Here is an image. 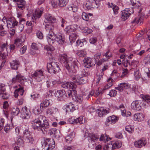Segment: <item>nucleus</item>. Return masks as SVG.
Wrapping results in <instances>:
<instances>
[{"mask_svg": "<svg viewBox=\"0 0 150 150\" xmlns=\"http://www.w3.org/2000/svg\"><path fill=\"white\" fill-rule=\"evenodd\" d=\"M59 131L57 130L55 128H53L49 130L48 134L52 138H54L59 137Z\"/></svg>", "mask_w": 150, "mask_h": 150, "instance_id": "17", "label": "nucleus"}, {"mask_svg": "<svg viewBox=\"0 0 150 150\" xmlns=\"http://www.w3.org/2000/svg\"><path fill=\"white\" fill-rule=\"evenodd\" d=\"M58 112V109L56 108L52 107L48 108L46 111V113L47 114L52 115L53 114H55Z\"/></svg>", "mask_w": 150, "mask_h": 150, "instance_id": "29", "label": "nucleus"}, {"mask_svg": "<svg viewBox=\"0 0 150 150\" xmlns=\"http://www.w3.org/2000/svg\"><path fill=\"white\" fill-rule=\"evenodd\" d=\"M17 73L16 77L13 78L10 81L11 84L16 82H18L21 83V85H19V88L15 90L14 92V96L15 98L17 97L19 95L21 96L23 95L24 92L23 86L24 85V82H27V79L25 77L22 76L17 71Z\"/></svg>", "mask_w": 150, "mask_h": 150, "instance_id": "4", "label": "nucleus"}, {"mask_svg": "<svg viewBox=\"0 0 150 150\" xmlns=\"http://www.w3.org/2000/svg\"><path fill=\"white\" fill-rule=\"evenodd\" d=\"M68 9L69 11L75 12L77 11L78 8L76 5L72 4L69 6Z\"/></svg>", "mask_w": 150, "mask_h": 150, "instance_id": "41", "label": "nucleus"}, {"mask_svg": "<svg viewBox=\"0 0 150 150\" xmlns=\"http://www.w3.org/2000/svg\"><path fill=\"white\" fill-rule=\"evenodd\" d=\"M129 86L128 83H120L118 87H115V89L117 90L120 92L123 91L124 89L129 88Z\"/></svg>", "mask_w": 150, "mask_h": 150, "instance_id": "21", "label": "nucleus"}, {"mask_svg": "<svg viewBox=\"0 0 150 150\" xmlns=\"http://www.w3.org/2000/svg\"><path fill=\"white\" fill-rule=\"evenodd\" d=\"M20 110L18 107L14 108L12 109L11 114V120L15 116H17L20 113Z\"/></svg>", "mask_w": 150, "mask_h": 150, "instance_id": "27", "label": "nucleus"}, {"mask_svg": "<svg viewBox=\"0 0 150 150\" xmlns=\"http://www.w3.org/2000/svg\"><path fill=\"white\" fill-rule=\"evenodd\" d=\"M7 23V26L8 28H11L12 27L13 20L11 18H9L8 20H6Z\"/></svg>", "mask_w": 150, "mask_h": 150, "instance_id": "51", "label": "nucleus"}, {"mask_svg": "<svg viewBox=\"0 0 150 150\" xmlns=\"http://www.w3.org/2000/svg\"><path fill=\"white\" fill-rule=\"evenodd\" d=\"M108 4L109 7L112 9L114 14L115 15L117 14L118 13V11H119V8L118 6L112 3H108Z\"/></svg>", "mask_w": 150, "mask_h": 150, "instance_id": "33", "label": "nucleus"}, {"mask_svg": "<svg viewBox=\"0 0 150 150\" xmlns=\"http://www.w3.org/2000/svg\"><path fill=\"white\" fill-rule=\"evenodd\" d=\"M76 54L78 56L81 57H84L86 54V52L83 50H80L78 51Z\"/></svg>", "mask_w": 150, "mask_h": 150, "instance_id": "53", "label": "nucleus"}, {"mask_svg": "<svg viewBox=\"0 0 150 150\" xmlns=\"http://www.w3.org/2000/svg\"><path fill=\"white\" fill-rule=\"evenodd\" d=\"M27 50V46L24 45L22 47L20 50V52L21 54H24Z\"/></svg>", "mask_w": 150, "mask_h": 150, "instance_id": "63", "label": "nucleus"}, {"mask_svg": "<svg viewBox=\"0 0 150 150\" xmlns=\"http://www.w3.org/2000/svg\"><path fill=\"white\" fill-rule=\"evenodd\" d=\"M60 59L61 61L64 62V67L70 74L76 73L80 65V63L77 60L72 61L73 58L68 57L66 54L61 55Z\"/></svg>", "mask_w": 150, "mask_h": 150, "instance_id": "1", "label": "nucleus"}, {"mask_svg": "<svg viewBox=\"0 0 150 150\" xmlns=\"http://www.w3.org/2000/svg\"><path fill=\"white\" fill-rule=\"evenodd\" d=\"M117 94V91L115 90H111L109 92L108 94L111 97H114L116 96Z\"/></svg>", "mask_w": 150, "mask_h": 150, "instance_id": "59", "label": "nucleus"}, {"mask_svg": "<svg viewBox=\"0 0 150 150\" xmlns=\"http://www.w3.org/2000/svg\"><path fill=\"white\" fill-rule=\"evenodd\" d=\"M109 139L110 138H108V136L107 134H102L99 138V140L100 141H103L104 142H106L109 140Z\"/></svg>", "mask_w": 150, "mask_h": 150, "instance_id": "42", "label": "nucleus"}, {"mask_svg": "<svg viewBox=\"0 0 150 150\" xmlns=\"http://www.w3.org/2000/svg\"><path fill=\"white\" fill-rule=\"evenodd\" d=\"M144 116L142 113H137L134 114V119L135 120L141 121L143 120Z\"/></svg>", "mask_w": 150, "mask_h": 150, "instance_id": "32", "label": "nucleus"}, {"mask_svg": "<svg viewBox=\"0 0 150 150\" xmlns=\"http://www.w3.org/2000/svg\"><path fill=\"white\" fill-rule=\"evenodd\" d=\"M5 120L2 118H0V131L2 130L4 125Z\"/></svg>", "mask_w": 150, "mask_h": 150, "instance_id": "61", "label": "nucleus"}, {"mask_svg": "<svg viewBox=\"0 0 150 150\" xmlns=\"http://www.w3.org/2000/svg\"><path fill=\"white\" fill-rule=\"evenodd\" d=\"M84 122L82 117L80 116L76 119H74L72 121L71 123L74 124L81 125Z\"/></svg>", "mask_w": 150, "mask_h": 150, "instance_id": "28", "label": "nucleus"}, {"mask_svg": "<svg viewBox=\"0 0 150 150\" xmlns=\"http://www.w3.org/2000/svg\"><path fill=\"white\" fill-rule=\"evenodd\" d=\"M134 76L136 80L139 79L140 78V75L138 69H136L134 72Z\"/></svg>", "mask_w": 150, "mask_h": 150, "instance_id": "52", "label": "nucleus"}, {"mask_svg": "<svg viewBox=\"0 0 150 150\" xmlns=\"http://www.w3.org/2000/svg\"><path fill=\"white\" fill-rule=\"evenodd\" d=\"M111 144L112 145V147L113 149L119 148L122 146V143L121 142L118 141L113 142Z\"/></svg>", "mask_w": 150, "mask_h": 150, "instance_id": "40", "label": "nucleus"}, {"mask_svg": "<svg viewBox=\"0 0 150 150\" xmlns=\"http://www.w3.org/2000/svg\"><path fill=\"white\" fill-rule=\"evenodd\" d=\"M47 39L49 44L52 45L56 41V35L54 33L53 31L49 32L47 36Z\"/></svg>", "mask_w": 150, "mask_h": 150, "instance_id": "11", "label": "nucleus"}, {"mask_svg": "<svg viewBox=\"0 0 150 150\" xmlns=\"http://www.w3.org/2000/svg\"><path fill=\"white\" fill-rule=\"evenodd\" d=\"M36 35L38 38L39 39H42L43 38V34L40 31H38L37 32Z\"/></svg>", "mask_w": 150, "mask_h": 150, "instance_id": "64", "label": "nucleus"}, {"mask_svg": "<svg viewBox=\"0 0 150 150\" xmlns=\"http://www.w3.org/2000/svg\"><path fill=\"white\" fill-rule=\"evenodd\" d=\"M24 41V40H23L22 39L17 38L15 40L14 43L17 47H19L21 46Z\"/></svg>", "mask_w": 150, "mask_h": 150, "instance_id": "36", "label": "nucleus"}, {"mask_svg": "<svg viewBox=\"0 0 150 150\" xmlns=\"http://www.w3.org/2000/svg\"><path fill=\"white\" fill-rule=\"evenodd\" d=\"M98 115L100 117H102L109 112L108 108L106 109H105L104 108H101L98 109Z\"/></svg>", "mask_w": 150, "mask_h": 150, "instance_id": "23", "label": "nucleus"}, {"mask_svg": "<svg viewBox=\"0 0 150 150\" xmlns=\"http://www.w3.org/2000/svg\"><path fill=\"white\" fill-rule=\"evenodd\" d=\"M99 6L98 2L97 0L87 1L85 5L86 10H92L94 8H98Z\"/></svg>", "mask_w": 150, "mask_h": 150, "instance_id": "7", "label": "nucleus"}, {"mask_svg": "<svg viewBox=\"0 0 150 150\" xmlns=\"http://www.w3.org/2000/svg\"><path fill=\"white\" fill-rule=\"evenodd\" d=\"M143 17H139L137 18H135L132 22V23H136L140 25L143 23Z\"/></svg>", "mask_w": 150, "mask_h": 150, "instance_id": "43", "label": "nucleus"}, {"mask_svg": "<svg viewBox=\"0 0 150 150\" xmlns=\"http://www.w3.org/2000/svg\"><path fill=\"white\" fill-rule=\"evenodd\" d=\"M25 0H21L19 2H18L17 3V6L19 8L23 10L25 8Z\"/></svg>", "mask_w": 150, "mask_h": 150, "instance_id": "38", "label": "nucleus"}, {"mask_svg": "<svg viewBox=\"0 0 150 150\" xmlns=\"http://www.w3.org/2000/svg\"><path fill=\"white\" fill-rule=\"evenodd\" d=\"M65 40V37L63 34L59 33L56 35V40L59 44H63Z\"/></svg>", "mask_w": 150, "mask_h": 150, "instance_id": "19", "label": "nucleus"}, {"mask_svg": "<svg viewBox=\"0 0 150 150\" xmlns=\"http://www.w3.org/2000/svg\"><path fill=\"white\" fill-rule=\"evenodd\" d=\"M118 119L115 115L110 116L107 118L106 119L105 124L110 122V124H114L118 120Z\"/></svg>", "mask_w": 150, "mask_h": 150, "instance_id": "25", "label": "nucleus"}, {"mask_svg": "<svg viewBox=\"0 0 150 150\" xmlns=\"http://www.w3.org/2000/svg\"><path fill=\"white\" fill-rule=\"evenodd\" d=\"M21 117L23 119H29L31 115L30 111L27 108H22L21 112Z\"/></svg>", "mask_w": 150, "mask_h": 150, "instance_id": "12", "label": "nucleus"}, {"mask_svg": "<svg viewBox=\"0 0 150 150\" xmlns=\"http://www.w3.org/2000/svg\"><path fill=\"white\" fill-rule=\"evenodd\" d=\"M24 139L27 142L31 144H33L34 141L33 138L31 134L24 138Z\"/></svg>", "mask_w": 150, "mask_h": 150, "instance_id": "46", "label": "nucleus"}, {"mask_svg": "<svg viewBox=\"0 0 150 150\" xmlns=\"http://www.w3.org/2000/svg\"><path fill=\"white\" fill-rule=\"evenodd\" d=\"M42 143V146L44 150H52L55 146V142L53 139H46Z\"/></svg>", "mask_w": 150, "mask_h": 150, "instance_id": "5", "label": "nucleus"}, {"mask_svg": "<svg viewBox=\"0 0 150 150\" xmlns=\"http://www.w3.org/2000/svg\"><path fill=\"white\" fill-rule=\"evenodd\" d=\"M20 63L18 60L15 59L13 60L10 63V65L11 68L13 69L17 70L20 65Z\"/></svg>", "mask_w": 150, "mask_h": 150, "instance_id": "24", "label": "nucleus"}, {"mask_svg": "<svg viewBox=\"0 0 150 150\" xmlns=\"http://www.w3.org/2000/svg\"><path fill=\"white\" fill-rule=\"evenodd\" d=\"M104 75V73H102L101 74L99 75H97V77H98L97 78V81L96 83V85L98 84L100 80L103 79V76Z\"/></svg>", "mask_w": 150, "mask_h": 150, "instance_id": "62", "label": "nucleus"}, {"mask_svg": "<svg viewBox=\"0 0 150 150\" xmlns=\"http://www.w3.org/2000/svg\"><path fill=\"white\" fill-rule=\"evenodd\" d=\"M71 79L73 82H66L62 83L61 86L64 88H76V84L82 85L88 81V77L84 74L80 75L78 74L72 76Z\"/></svg>", "mask_w": 150, "mask_h": 150, "instance_id": "3", "label": "nucleus"}, {"mask_svg": "<svg viewBox=\"0 0 150 150\" xmlns=\"http://www.w3.org/2000/svg\"><path fill=\"white\" fill-rule=\"evenodd\" d=\"M83 99V97L81 95H77L76 93L75 97L73 98V100L76 101L78 102L79 103H81Z\"/></svg>", "mask_w": 150, "mask_h": 150, "instance_id": "37", "label": "nucleus"}, {"mask_svg": "<svg viewBox=\"0 0 150 150\" xmlns=\"http://www.w3.org/2000/svg\"><path fill=\"white\" fill-rule=\"evenodd\" d=\"M45 18L49 23H53L56 21V18L49 14H46L45 15Z\"/></svg>", "mask_w": 150, "mask_h": 150, "instance_id": "31", "label": "nucleus"}, {"mask_svg": "<svg viewBox=\"0 0 150 150\" xmlns=\"http://www.w3.org/2000/svg\"><path fill=\"white\" fill-rule=\"evenodd\" d=\"M133 128L130 126H127L125 127V130L130 133H132L134 131Z\"/></svg>", "mask_w": 150, "mask_h": 150, "instance_id": "58", "label": "nucleus"}, {"mask_svg": "<svg viewBox=\"0 0 150 150\" xmlns=\"http://www.w3.org/2000/svg\"><path fill=\"white\" fill-rule=\"evenodd\" d=\"M31 76L38 82L41 81L44 78L43 72L41 70H36Z\"/></svg>", "mask_w": 150, "mask_h": 150, "instance_id": "8", "label": "nucleus"}, {"mask_svg": "<svg viewBox=\"0 0 150 150\" xmlns=\"http://www.w3.org/2000/svg\"><path fill=\"white\" fill-rule=\"evenodd\" d=\"M66 112H73L76 109V105L71 103H70L66 105Z\"/></svg>", "mask_w": 150, "mask_h": 150, "instance_id": "15", "label": "nucleus"}, {"mask_svg": "<svg viewBox=\"0 0 150 150\" xmlns=\"http://www.w3.org/2000/svg\"><path fill=\"white\" fill-rule=\"evenodd\" d=\"M76 29L74 28L72 26H68L65 29L64 31L66 34L69 35L72 33H75Z\"/></svg>", "mask_w": 150, "mask_h": 150, "instance_id": "30", "label": "nucleus"}, {"mask_svg": "<svg viewBox=\"0 0 150 150\" xmlns=\"http://www.w3.org/2000/svg\"><path fill=\"white\" fill-rule=\"evenodd\" d=\"M133 62H132L130 64L129 62V60H127V59H124L122 61V64H123V65L125 67H127L128 65L132 66L133 65Z\"/></svg>", "mask_w": 150, "mask_h": 150, "instance_id": "47", "label": "nucleus"}, {"mask_svg": "<svg viewBox=\"0 0 150 150\" xmlns=\"http://www.w3.org/2000/svg\"><path fill=\"white\" fill-rule=\"evenodd\" d=\"M5 91L6 88L5 85L3 84H0V94H2Z\"/></svg>", "mask_w": 150, "mask_h": 150, "instance_id": "57", "label": "nucleus"}, {"mask_svg": "<svg viewBox=\"0 0 150 150\" xmlns=\"http://www.w3.org/2000/svg\"><path fill=\"white\" fill-rule=\"evenodd\" d=\"M58 5L60 7L65 6L68 2V0H58Z\"/></svg>", "mask_w": 150, "mask_h": 150, "instance_id": "44", "label": "nucleus"}, {"mask_svg": "<svg viewBox=\"0 0 150 150\" xmlns=\"http://www.w3.org/2000/svg\"><path fill=\"white\" fill-rule=\"evenodd\" d=\"M144 61L145 64H150V55L148 54L144 59Z\"/></svg>", "mask_w": 150, "mask_h": 150, "instance_id": "56", "label": "nucleus"}, {"mask_svg": "<svg viewBox=\"0 0 150 150\" xmlns=\"http://www.w3.org/2000/svg\"><path fill=\"white\" fill-rule=\"evenodd\" d=\"M8 43L7 42L6 43H4L2 42L1 43V50L3 51L4 49L6 48V50L7 51V46L8 45Z\"/></svg>", "mask_w": 150, "mask_h": 150, "instance_id": "54", "label": "nucleus"}, {"mask_svg": "<svg viewBox=\"0 0 150 150\" xmlns=\"http://www.w3.org/2000/svg\"><path fill=\"white\" fill-rule=\"evenodd\" d=\"M78 37L77 34L75 33H72L69 35V39L71 43H72L76 41Z\"/></svg>", "mask_w": 150, "mask_h": 150, "instance_id": "35", "label": "nucleus"}, {"mask_svg": "<svg viewBox=\"0 0 150 150\" xmlns=\"http://www.w3.org/2000/svg\"><path fill=\"white\" fill-rule=\"evenodd\" d=\"M75 137V133L74 132H71L69 134L66 136L65 138L66 141L68 143L71 142Z\"/></svg>", "mask_w": 150, "mask_h": 150, "instance_id": "26", "label": "nucleus"}, {"mask_svg": "<svg viewBox=\"0 0 150 150\" xmlns=\"http://www.w3.org/2000/svg\"><path fill=\"white\" fill-rule=\"evenodd\" d=\"M83 61L85 64V66L88 68H89L93 66H95L96 64L95 59L88 57L85 58L83 60Z\"/></svg>", "mask_w": 150, "mask_h": 150, "instance_id": "9", "label": "nucleus"}, {"mask_svg": "<svg viewBox=\"0 0 150 150\" xmlns=\"http://www.w3.org/2000/svg\"><path fill=\"white\" fill-rule=\"evenodd\" d=\"M131 5L133 6L132 8L135 9L139 8L140 7V4L139 2L134 3L132 1H130Z\"/></svg>", "mask_w": 150, "mask_h": 150, "instance_id": "49", "label": "nucleus"}, {"mask_svg": "<svg viewBox=\"0 0 150 150\" xmlns=\"http://www.w3.org/2000/svg\"><path fill=\"white\" fill-rule=\"evenodd\" d=\"M129 12L131 11L129 9H125L122 11L121 18L122 20L125 21L129 17L131 14Z\"/></svg>", "mask_w": 150, "mask_h": 150, "instance_id": "20", "label": "nucleus"}, {"mask_svg": "<svg viewBox=\"0 0 150 150\" xmlns=\"http://www.w3.org/2000/svg\"><path fill=\"white\" fill-rule=\"evenodd\" d=\"M49 92L52 95V93H54L55 97L58 98L62 97L65 94V91L62 90H54L53 91L50 90Z\"/></svg>", "mask_w": 150, "mask_h": 150, "instance_id": "13", "label": "nucleus"}, {"mask_svg": "<svg viewBox=\"0 0 150 150\" xmlns=\"http://www.w3.org/2000/svg\"><path fill=\"white\" fill-rule=\"evenodd\" d=\"M76 88H69V90L65 92L66 96L67 98H71L73 99V98L75 97L76 93L75 90Z\"/></svg>", "mask_w": 150, "mask_h": 150, "instance_id": "16", "label": "nucleus"}, {"mask_svg": "<svg viewBox=\"0 0 150 150\" xmlns=\"http://www.w3.org/2000/svg\"><path fill=\"white\" fill-rule=\"evenodd\" d=\"M23 137L25 138L30 135H31L32 133L28 131V128H26L25 129H23Z\"/></svg>", "mask_w": 150, "mask_h": 150, "instance_id": "48", "label": "nucleus"}, {"mask_svg": "<svg viewBox=\"0 0 150 150\" xmlns=\"http://www.w3.org/2000/svg\"><path fill=\"white\" fill-rule=\"evenodd\" d=\"M43 8H37L35 11L32 17V21L34 22V20L39 18L43 13Z\"/></svg>", "mask_w": 150, "mask_h": 150, "instance_id": "10", "label": "nucleus"}, {"mask_svg": "<svg viewBox=\"0 0 150 150\" xmlns=\"http://www.w3.org/2000/svg\"><path fill=\"white\" fill-rule=\"evenodd\" d=\"M32 127L34 130L41 131L43 133L46 132L50 125L45 117L43 115L36 117L31 122Z\"/></svg>", "mask_w": 150, "mask_h": 150, "instance_id": "2", "label": "nucleus"}, {"mask_svg": "<svg viewBox=\"0 0 150 150\" xmlns=\"http://www.w3.org/2000/svg\"><path fill=\"white\" fill-rule=\"evenodd\" d=\"M50 102L49 100H45L43 101H42V102L40 104V108L42 109L45 107H47L50 104Z\"/></svg>", "mask_w": 150, "mask_h": 150, "instance_id": "39", "label": "nucleus"}, {"mask_svg": "<svg viewBox=\"0 0 150 150\" xmlns=\"http://www.w3.org/2000/svg\"><path fill=\"white\" fill-rule=\"evenodd\" d=\"M81 17L82 18L83 20L86 21H88V20L89 17L84 12H83L82 13Z\"/></svg>", "mask_w": 150, "mask_h": 150, "instance_id": "60", "label": "nucleus"}, {"mask_svg": "<svg viewBox=\"0 0 150 150\" xmlns=\"http://www.w3.org/2000/svg\"><path fill=\"white\" fill-rule=\"evenodd\" d=\"M99 139V136L96 134L91 133L88 134V139L89 142H94Z\"/></svg>", "mask_w": 150, "mask_h": 150, "instance_id": "18", "label": "nucleus"}, {"mask_svg": "<svg viewBox=\"0 0 150 150\" xmlns=\"http://www.w3.org/2000/svg\"><path fill=\"white\" fill-rule=\"evenodd\" d=\"M146 144V141L144 138L141 139L134 142V145L136 147L140 148L145 146Z\"/></svg>", "mask_w": 150, "mask_h": 150, "instance_id": "14", "label": "nucleus"}, {"mask_svg": "<svg viewBox=\"0 0 150 150\" xmlns=\"http://www.w3.org/2000/svg\"><path fill=\"white\" fill-rule=\"evenodd\" d=\"M131 106L133 109L136 110H139L141 109V106L138 100L133 101L131 103Z\"/></svg>", "mask_w": 150, "mask_h": 150, "instance_id": "22", "label": "nucleus"}, {"mask_svg": "<svg viewBox=\"0 0 150 150\" xmlns=\"http://www.w3.org/2000/svg\"><path fill=\"white\" fill-rule=\"evenodd\" d=\"M47 50V51L48 54H50V55H52V53L53 51L54 48L52 46H48L46 47Z\"/></svg>", "mask_w": 150, "mask_h": 150, "instance_id": "55", "label": "nucleus"}, {"mask_svg": "<svg viewBox=\"0 0 150 150\" xmlns=\"http://www.w3.org/2000/svg\"><path fill=\"white\" fill-rule=\"evenodd\" d=\"M12 125L9 124L6 125L4 128L5 132L6 133L10 131V129L12 128Z\"/></svg>", "mask_w": 150, "mask_h": 150, "instance_id": "50", "label": "nucleus"}, {"mask_svg": "<svg viewBox=\"0 0 150 150\" xmlns=\"http://www.w3.org/2000/svg\"><path fill=\"white\" fill-rule=\"evenodd\" d=\"M45 28L46 30L49 31V32L51 31H53L54 28V23H47L45 25Z\"/></svg>", "mask_w": 150, "mask_h": 150, "instance_id": "34", "label": "nucleus"}, {"mask_svg": "<svg viewBox=\"0 0 150 150\" xmlns=\"http://www.w3.org/2000/svg\"><path fill=\"white\" fill-rule=\"evenodd\" d=\"M47 68L48 72L52 74H56L60 70L59 64L53 61L47 64Z\"/></svg>", "mask_w": 150, "mask_h": 150, "instance_id": "6", "label": "nucleus"}, {"mask_svg": "<svg viewBox=\"0 0 150 150\" xmlns=\"http://www.w3.org/2000/svg\"><path fill=\"white\" fill-rule=\"evenodd\" d=\"M143 101L146 102L149 104L150 103V95H143L142 96Z\"/></svg>", "mask_w": 150, "mask_h": 150, "instance_id": "45", "label": "nucleus"}]
</instances>
